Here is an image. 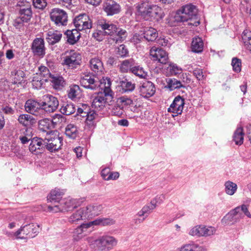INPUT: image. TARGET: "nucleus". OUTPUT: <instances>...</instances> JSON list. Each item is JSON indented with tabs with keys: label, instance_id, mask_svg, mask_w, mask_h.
<instances>
[{
	"label": "nucleus",
	"instance_id": "nucleus-1",
	"mask_svg": "<svg viewBox=\"0 0 251 251\" xmlns=\"http://www.w3.org/2000/svg\"><path fill=\"white\" fill-rule=\"evenodd\" d=\"M198 9L192 4H188L181 7L177 10L174 19L177 23L187 22L188 25L197 26L200 22L197 18Z\"/></svg>",
	"mask_w": 251,
	"mask_h": 251
},
{
	"label": "nucleus",
	"instance_id": "nucleus-2",
	"mask_svg": "<svg viewBox=\"0 0 251 251\" xmlns=\"http://www.w3.org/2000/svg\"><path fill=\"white\" fill-rule=\"evenodd\" d=\"M87 241L90 245L99 251H109L113 249L118 243L115 237L108 235L100 236L96 239L92 237H89Z\"/></svg>",
	"mask_w": 251,
	"mask_h": 251
},
{
	"label": "nucleus",
	"instance_id": "nucleus-3",
	"mask_svg": "<svg viewBox=\"0 0 251 251\" xmlns=\"http://www.w3.org/2000/svg\"><path fill=\"white\" fill-rule=\"evenodd\" d=\"M104 86L101 84V90L103 91V94L98 95L93 101L92 105L95 108H101L104 104L111 102L113 98V92L111 89V81L109 78L106 77L104 79Z\"/></svg>",
	"mask_w": 251,
	"mask_h": 251
},
{
	"label": "nucleus",
	"instance_id": "nucleus-4",
	"mask_svg": "<svg viewBox=\"0 0 251 251\" xmlns=\"http://www.w3.org/2000/svg\"><path fill=\"white\" fill-rule=\"evenodd\" d=\"M39 225L29 224L21 226L15 233L17 238L26 239L35 237L39 233Z\"/></svg>",
	"mask_w": 251,
	"mask_h": 251
},
{
	"label": "nucleus",
	"instance_id": "nucleus-5",
	"mask_svg": "<svg viewBox=\"0 0 251 251\" xmlns=\"http://www.w3.org/2000/svg\"><path fill=\"white\" fill-rule=\"evenodd\" d=\"M43 113L44 111L48 113L55 112L59 106L57 98L51 95L47 94L42 97L41 100Z\"/></svg>",
	"mask_w": 251,
	"mask_h": 251
},
{
	"label": "nucleus",
	"instance_id": "nucleus-6",
	"mask_svg": "<svg viewBox=\"0 0 251 251\" xmlns=\"http://www.w3.org/2000/svg\"><path fill=\"white\" fill-rule=\"evenodd\" d=\"M76 200L70 198L61 200L59 204H54L53 206H48V209L50 211L57 212L59 211H69L76 208Z\"/></svg>",
	"mask_w": 251,
	"mask_h": 251
},
{
	"label": "nucleus",
	"instance_id": "nucleus-7",
	"mask_svg": "<svg viewBox=\"0 0 251 251\" xmlns=\"http://www.w3.org/2000/svg\"><path fill=\"white\" fill-rule=\"evenodd\" d=\"M81 62V54L74 50H71L69 52L66 53L64 57L62 64L69 68L74 69L76 68Z\"/></svg>",
	"mask_w": 251,
	"mask_h": 251
},
{
	"label": "nucleus",
	"instance_id": "nucleus-8",
	"mask_svg": "<svg viewBox=\"0 0 251 251\" xmlns=\"http://www.w3.org/2000/svg\"><path fill=\"white\" fill-rule=\"evenodd\" d=\"M73 24L78 31L90 29L92 26V21L86 14H81L76 16L73 20Z\"/></svg>",
	"mask_w": 251,
	"mask_h": 251
},
{
	"label": "nucleus",
	"instance_id": "nucleus-9",
	"mask_svg": "<svg viewBox=\"0 0 251 251\" xmlns=\"http://www.w3.org/2000/svg\"><path fill=\"white\" fill-rule=\"evenodd\" d=\"M50 16L51 21L56 25L60 26L67 25L68 16L64 10L59 8H53L50 12Z\"/></svg>",
	"mask_w": 251,
	"mask_h": 251
},
{
	"label": "nucleus",
	"instance_id": "nucleus-10",
	"mask_svg": "<svg viewBox=\"0 0 251 251\" xmlns=\"http://www.w3.org/2000/svg\"><path fill=\"white\" fill-rule=\"evenodd\" d=\"M104 79L102 82H100L98 77L87 75L83 77L80 82L83 87L91 90H96L99 87L101 88V84H102V87L104 86Z\"/></svg>",
	"mask_w": 251,
	"mask_h": 251
},
{
	"label": "nucleus",
	"instance_id": "nucleus-11",
	"mask_svg": "<svg viewBox=\"0 0 251 251\" xmlns=\"http://www.w3.org/2000/svg\"><path fill=\"white\" fill-rule=\"evenodd\" d=\"M115 223V221L110 218H98L97 219L87 223L81 224L76 229V232L78 234L81 233L84 231V229H87L92 226H108L112 225Z\"/></svg>",
	"mask_w": 251,
	"mask_h": 251
},
{
	"label": "nucleus",
	"instance_id": "nucleus-12",
	"mask_svg": "<svg viewBox=\"0 0 251 251\" xmlns=\"http://www.w3.org/2000/svg\"><path fill=\"white\" fill-rule=\"evenodd\" d=\"M25 109L26 112L35 116L43 114L41 102L33 99H28L25 104Z\"/></svg>",
	"mask_w": 251,
	"mask_h": 251
},
{
	"label": "nucleus",
	"instance_id": "nucleus-13",
	"mask_svg": "<svg viewBox=\"0 0 251 251\" xmlns=\"http://www.w3.org/2000/svg\"><path fill=\"white\" fill-rule=\"evenodd\" d=\"M45 145V138L43 139L41 138L35 137L31 139L29 150L33 154H40L45 151L46 149Z\"/></svg>",
	"mask_w": 251,
	"mask_h": 251
},
{
	"label": "nucleus",
	"instance_id": "nucleus-14",
	"mask_svg": "<svg viewBox=\"0 0 251 251\" xmlns=\"http://www.w3.org/2000/svg\"><path fill=\"white\" fill-rule=\"evenodd\" d=\"M46 149L51 152H55L61 149L63 144V138L59 136H53L50 138H45Z\"/></svg>",
	"mask_w": 251,
	"mask_h": 251
},
{
	"label": "nucleus",
	"instance_id": "nucleus-15",
	"mask_svg": "<svg viewBox=\"0 0 251 251\" xmlns=\"http://www.w3.org/2000/svg\"><path fill=\"white\" fill-rule=\"evenodd\" d=\"M31 50L35 56L43 57L46 54V47L43 38H36L32 43Z\"/></svg>",
	"mask_w": 251,
	"mask_h": 251
},
{
	"label": "nucleus",
	"instance_id": "nucleus-16",
	"mask_svg": "<svg viewBox=\"0 0 251 251\" xmlns=\"http://www.w3.org/2000/svg\"><path fill=\"white\" fill-rule=\"evenodd\" d=\"M150 55L153 60L157 61L161 64H166L168 61V53L161 48L152 47L150 50Z\"/></svg>",
	"mask_w": 251,
	"mask_h": 251
},
{
	"label": "nucleus",
	"instance_id": "nucleus-17",
	"mask_svg": "<svg viewBox=\"0 0 251 251\" xmlns=\"http://www.w3.org/2000/svg\"><path fill=\"white\" fill-rule=\"evenodd\" d=\"M184 105V100L179 96L176 97L168 108V111L172 113L173 117L181 114Z\"/></svg>",
	"mask_w": 251,
	"mask_h": 251
},
{
	"label": "nucleus",
	"instance_id": "nucleus-18",
	"mask_svg": "<svg viewBox=\"0 0 251 251\" xmlns=\"http://www.w3.org/2000/svg\"><path fill=\"white\" fill-rule=\"evenodd\" d=\"M139 90L141 96L145 98H149L155 94L156 89L152 82L150 81H146L140 83Z\"/></svg>",
	"mask_w": 251,
	"mask_h": 251
},
{
	"label": "nucleus",
	"instance_id": "nucleus-19",
	"mask_svg": "<svg viewBox=\"0 0 251 251\" xmlns=\"http://www.w3.org/2000/svg\"><path fill=\"white\" fill-rule=\"evenodd\" d=\"M102 9L107 16H113L120 12L121 6L113 0H107L103 3Z\"/></svg>",
	"mask_w": 251,
	"mask_h": 251
},
{
	"label": "nucleus",
	"instance_id": "nucleus-20",
	"mask_svg": "<svg viewBox=\"0 0 251 251\" xmlns=\"http://www.w3.org/2000/svg\"><path fill=\"white\" fill-rule=\"evenodd\" d=\"M91 70L97 75H101L104 73V68L103 63L99 57H95L89 61Z\"/></svg>",
	"mask_w": 251,
	"mask_h": 251
},
{
	"label": "nucleus",
	"instance_id": "nucleus-21",
	"mask_svg": "<svg viewBox=\"0 0 251 251\" xmlns=\"http://www.w3.org/2000/svg\"><path fill=\"white\" fill-rule=\"evenodd\" d=\"M25 73L20 69H15L11 72L10 80L14 84H21L24 81Z\"/></svg>",
	"mask_w": 251,
	"mask_h": 251
},
{
	"label": "nucleus",
	"instance_id": "nucleus-22",
	"mask_svg": "<svg viewBox=\"0 0 251 251\" xmlns=\"http://www.w3.org/2000/svg\"><path fill=\"white\" fill-rule=\"evenodd\" d=\"M83 209L85 211V215L88 219L99 215L102 209V206L100 204L90 205L83 207Z\"/></svg>",
	"mask_w": 251,
	"mask_h": 251
},
{
	"label": "nucleus",
	"instance_id": "nucleus-23",
	"mask_svg": "<svg viewBox=\"0 0 251 251\" xmlns=\"http://www.w3.org/2000/svg\"><path fill=\"white\" fill-rule=\"evenodd\" d=\"M149 21L153 20L158 21L163 18L162 9L155 4H150V9L149 12Z\"/></svg>",
	"mask_w": 251,
	"mask_h": 251
},
{
	"label": "nucleus",
	"instance_id": "nucleus-24",
	"mask_svg": "<svg viewBox=\"0 0 251 251\" xmlns=\"http://www.w3.org/2000/svg\"><path fill=\"white\" fill-rule=\"evenodd\" d=\"M137 14L144 19L145 20L148 21L150 17H149V12L150 9V3L147 2L141 3L136 7Z\"/></svg>",
	"mask_w": 251,
	"mask_h": 251
},
{
	"label": "nucleus",
	"instance_id": "nucleus-25",
	"mask_svg": "<svg viewBox=\"0 0 251 251\" xmlns=\"http://www.w3.org/2000/svg\"><path fill=\"white\" fill-rule=\"evenodd\" d=\"M62 36V34L57 31L50 30L45 34L47 41L50 45H54L59 42Z\"/></svg>",
	"mask_w": 251,
	"mask_h": 251
},
{
	"label": "nucleus",
	"instance_id": "nucleus-26",
	"mask_svg": "<svg viewBox=\"0 0 251 251\" xmlns=\"http://www.w3.org/2000/svg\"><path fill=\"white\" fill-rule=\"evenodd\" d=\"M120 91L122 93H128L135 88V84L126 78L120 80L119 82Z\"/></svg>",
	"mask_w": 251,
	"mask_h": 251
},
{
	"label": "nucleus",
	"instance_id": "nucleus-27",
	"mask_svg": "<svg viewBox=\"0 0 251 251\" xmlns=\"http://www.w3.org/2000/svg\"><path fill=\"white\" fill-rule=\"evenodd\" d=\"M85 211L83 207L75 211L70 217L69 219V222L72 224H77L80 221L87 220V218Z\"/></svg>",
	"mask_w": 251,
	"mask_h": 251
},
{
	"label": "nucleus",
	"instance_id": "nucleus-28",
	"mask_svg": "<svg viewBox=\"0 0 251 251\" xmlns=\"http://www.w3.org/2000/svg\"><path fill=\"white\" fill-rule=\"evenodd\" d=\"M19 17L21 18L23 21L28 23L32 16V11L31 7L30 5L27 6L22 7L19 11Z\"/></svg>",
	"mask_w": 251,
	"mask_h": 251
},
{
	"label": "nucleus",
	"instance_id": "nucleus-29",
	"mask_svg": "<svg viewBox=\"0 0 251 251\" xmlns=\"http://www.w3.org/2000/svg\"><path fill=\"white\" fill-rule=\"evenodd\" d=\"M135 65V61L133 58L126 59L119 65V69L122 73H131Z\"/></svg>",
	"mask_w": 251,
	"mask_h": 251
},
{
	"label": "nucleus",
	"instance_id": "nucleus-30",
	"mask_svg": "<svg viewBox=\"0 0 251 251\" xmlns=\"http://www.w3.org/2000/svg\"><path fill=\"white\" fill-rule=\"evenodd\" d=\"M65 34L66 35L68 42L72 45L75 44L80 37L79 31L76 28L67 30Z\"/></svg>",
	"mask_w": 251,
	"mask_h": 251
},
{
	"label": "nucleus",
	"instance_id": "nucleus-31",
	"mask_svg": "<svg viewBox=\"0 0 251 251\" xmlns=\"http://www.w3.org/2000/svg\"><path fill=\"white\" fill-rule=\"evenodd\" d=\"M64 194L63 190H61L58 188H55L51 191L50 195L48 197V200L51 202L59 204L61 201V199Z\"/></svg>",
	"mask_w": 251,
	"mask_h": 251
},
{
	"label": "nucleus",
	"instance_id": "nucleus-32",
	"mask_svg": "<svg viewBox=\"0 0 251 251\" xmlns=\"http://www.w3.org/2000/svg\"><path fill=\"white\" fill-rule=\"evenodd\" d=\"M144 37L148 41H155L158 36L156 29L151 27H146L144 30Z\"/></svg>",
	"mask_w": 251,
	"mask_h": 251
},
{
	"label": "nucleus",
	"instance_id": "nucleus-33",
	"mask_svg": "<svg viewBox=\"0 0 251 251\" xmlns=\"http://www.w3.org/2000/svg\"><path fill=\"white\" fill-rule=\"evenodd\" d=\"M166 88L169 89L170 91H173L176 89L180 88H185V86L182 82L175 78H168L166 79Z\"/></svg>",
	"mask_w": 251,
	"mask_h": 251
},
{
	"label": "nucleus",
	"instance_id": "nucleus-34",
	"mask_svg": "<svg viewBox=\"0 0 251 251\" xmlns=\"http://www.w3.org/2000/svg\"><path fill=\"white\" fill-rule=\"evenodd\" d=\"M65 134L68 138L75 139L78 136L79 131L75 125L70 124L65 127Z\"/></svg>",
	"mask_w": 251,
	"mask_h": 251
},
{
	"label": "nucleus",
	"instance_id": "nucleus-35",
	"mask_svg": "<svg viewBox=\"0 0 251 251\" xmlns=\"http://www.w3.org/2000/svg\"><path fill=\"white\" fill-rule=\"evenodd\" d=\"M81 93V91L78 85H72L70 86L68 91V96L72 100H75L80 98Z\"/></svg>",
	"mask_w": 251,
	"mask_h": 251
},
{
	"label": "nucleus",
	"instance_id": "nucleus-36",
	"mask_svg": "<svg viewBox=\"0 0 251 251\" xmlns=\"http://www.w3.org/2000/svg\"><path fill=\"white\" fill-rule=\"evenodd\" d=\"M99 25L106 35L113 36L114 31L116 30V25L109 22H101Z\"/></svg>",
	"mask_w": 251,
	"mask_h": 251
},
{
	"label": "nucleus",
	"instance_id": "nucleus-37",
	"mask_svg": "<svg viewBox=\"0 0 251 251\" xmlns=\"http://www.w3.org/2000/svg\"><path fill=\"white\" fill-rule=\"evenodd\" d=\"M75 105L71 102H64L61 106L60 112L65 115H70L75 111Z\"/></svg>",
	"mask_w": 251,
	"mask_h": 251
},
{
	"label": "nucleus",
	"instance_id": "nucleus-38",
	"mask_svg": "<svg viewBox=\"0 0 251 251\" xmlns=\"http://www.w3.org/2000/svg\"><path fill=\"white\" fill-rule=\"evenodd\" d=\"M191 48L193 52H201L203 49V42L202 39L199 37L194 38L192 42Z\"/></svg>",
	"mask_w": 251,
	"mask_h": 251
},
{
	"label": "nucleus",
	"instance_id": "nucleus-39",
	"mask_svg": "<svg viewBox=\"0 0 251 251\" xmlns=\"http://www.w3.org/2000/svg\"><path fill=\"white\" fill-rule=\"evenodd\" d=\"M127 35V33L126 30L117 27L116 25V30L114 31L113 36L115 37L113 39L116 43L122 42L126 38Z\"/></svg>",
	"mask_w": 251,
	"mask_h": 251
},
{
	"label": "nucleus",
	"instance_id": "nucleus-40",
	"mask_svg": "<svg viewBox=\"0 0 251 251\" xmlns=\"http://www.w3.org/2000/svg\"><path fill=\"white\" fill-rule=\"evenodd\" d=\"M161 197L164 198L163 197L157 198L155 200H152L150 203L143 207L142 209L143 210H144V213L146 214V216L145 217L146 219L151 213V211L155 208L157 206V203L161 204L163 202V199H161V201H160L157 200V199H160Z\"/></svg>",
	"mask_w": 251,
	"mask_h": 251
},
{
	"label": "nucleus",
	"instance_id": "nucleus-41",
	"mask_svg": "<svg viewBox=\"0 0 251 251\" xmlns=\"http://www.w3.org/2000/svg\"><path fill=\"white\" fill-rule=\"evenodd\" d=\"M242 38L245 47L251 52V31L245 29L242 33Z\"/></svg>",
	"mask_w": 251,
	"mask_h": 251
},
{
	"label": "nucleus",
	"instance_id": "nucleus-42",
	"mask_svg": "<svg viewBox=\"0 0 251 251\" xmlns=\"http://www.w3.org/2000/svg\"><path fill=\"white\" fill-rule=\"evenodd\" d=\"M233 140L237 145H241L243 144L244 141V133L243 128L241 127H238L235 131Z\"/></svg>",
	"mask_w": 251,
	"mask_h": 251
},
{
	"label": "nucleus",
	"instance_id": "nucleus-43",
	"mask_svg": "<svg viewBox=\"0 0 251 251\" xmlns=\"http://www.w3.org/2000/svg\"><path fill=\"white\" fill-rule=\"evenodd\" d=\"M180 251H205V250L202 246L191 242L182 246L180 248Z\"/></svg>",
	"mask_w": 251,
	"mask_h": 251
},
{
	"label": "nucleus",
	"instance_id": "nucleus-44",
	"mask_svg": "<svg viewBox=\"0 0 251 251\" xmlns=\"http://www.w3.org/2000/svg\"><path fill=\"white\" fill-rule=\"evenodd\" d=\"M34 120L32 116L27 114H21L18 119L19 122L25 126L34 123Z\"/></svg>",
	"mask_w": 251,
	"mask_h": 251
},
{
	"label": "nucleus",
	"instance_id": "nucleus-45",
	"mask_svg": "<svg viewBox=\"0 0 251 251\" xmlns=\"http://www.w3.org/2000/svg\"><path fill=\"white\" fill-rule=\"evenodd\" d=\"M224 186L225 192L230 196L233 195L237 190V184L229 180L225 182Z\"/></svg>",
	"mask_w": 251,
	"mask_h": 251
},
{
	"label": "nucleus",
	"instance_id": "nucleus-46",
	"mask_svg": "<svg viewBox=\"0 0 251 251\" xmlns=\"http://www.w3.org/2000/svg\"><path fill=\"white\" fill-rule=\"evenodd\" d=\"M51 121L50 119L45 118L39 121L38 126L40 130L48 132V130H51L52 129L51 126Z\"/></svg>",
	"mask_w": 251,
	"mask_h": 251
},
{
	"label": "nucleus",
	"instance_id": "nucleus-47",
	"mask_svg": "<svg viewBox=\"0 0 251 251\" xmlns=\"http://www.w3.org/2000/svg\"><path fill=\"white\" fill-rule=\"evenodd\" d=\"M109 109L110 110V113L112 115L118 117L121 116L124 112L123 107L117 101L116 103L111 105V107L109 108Z\"/></svg>",
	"mask_w": 251,
	"mask_h": 251
},
{
	"label": "nucleus",
	"instance_id": "nucleus-48",
	"mask_svg": "<svg viewBox=\"0 0 251 251\" xmlns=\"http://www.w3.org/2000/svg\"><path fill=\"white\" fill-rule=\"evenodd\" d=\"M48 81L47 78H43L41 76L37 75L34 76L32 81L33 87L39 89L41 88L43 84Z\"/></svg>",
	"mask_w": 251,
	"mask_h": 251
},
{
	"label": "nucleus",
	"instance_id": "nucleus-49",
	"mask_svg": "<svg viewBox=\"0 0 251 251\" xmlns=\"http://www.w3.org/2000/svg\"><path fill=\"white\" fill-rule=\"evenodd\" d=\"M50 77L51 78L50 81L55 89H60L64 86V80L62 76H54L53 75H51Z\"/></svg>",
	"mask_w": 251,
	"mask_h": 251
},
{
	"label": "nucleus",
	"instance_id": "nucleus-50",
	"mask_svg": "<svg viewBox=\"0 0 251 251\" xmlns=\"http://www.w3.org/2000/svg\"><path fill=\"white\" fill-rule=\"evenodd\" d=\"M131 73L140 78H145L147 76V73L145 71L144 68L136 64L133 66Z\"/></svg>",
	"mask_w": 251,
	"mask_h": 251
},
{
	"label": "nucleus",
	"instance_id": "nucleus-51",
	"mask_svg": "<svg viewBox=\"0 0 251 251\" xmlns=\"http://www.w3.org/2000/svg\"><path fill=\"white\" fill-rule=\"evenodd\" d=\"M167 70L169 71L171 75H174L180 74L182 72L181 68L174 63H170L169 64Z\"/></svg>",
	"mask_w": 251,
	"mask_h": 251
},
{
	"label": "nucleus",
	"instance_id": "nucleus-52",
	"mask_svg": "<svg viewBox=\"0 0 251 251\" xmlns=\"http://www.w3.org/2000/svg\"><path fill=\"white\" fill-rule=\"evenodd\" d=\"M203 226V225H198L193 227L190 229L189 234L193 236H202Z\"/></svg>",
	"mask_w": 251,
	"mask_h": 251
},
{
	"label": "nucleus",
	"instance_id": "nucleus-53",
	"mask_svg": "<svg viewBox=\"0 0 251 251\" xmlns=\"http://www.w3.org/2000/svg\"><path fill=\"white\" fill-rule=\"evenodd\" d=\"M89 110V106L86 104H82L81 107L77 108L76 115L85 119L88 116Z\"/></svg>",
	"mask_w": 251,
	"mask_h": 251
},
{
	"label": "nucleus",
	"instance_id": "nucleus-54",
	"mask_svg": "<svg viewBox=\"0 0 251 251\" xmlns=\"http://www.w3.org/2000/svg\"><path fill=\"white\" fill-rule=\"evenodd\" d=\"M64 119V117L61 114H55L50 119L52 129L56 128Z\"/></svg>",
	"mask_w": 251,
	"mask_h": 251
},
{
	"label": "nucleus",
	"instance_id": "nucleus-55",
	"mask_svg": "<svg viewBox=\"0 0 251 251\" xmlns=\"http://www.w3.org/2000/svg\"><path fill=\"white\" fill-rule=\"evenodd\" d=\"M241 60L237 58V57H234L232 59L231 65L234 72L238 73L241 71Z\"/></svg>",
	"mask_w": 251,
	"mask_h": 251
},
{
	"label": "nucleus",
	"instance_id": "nucleus-56",
	"mask_svg": "<svg viewBox=\"0 0 251 251\" xmlns=\"http://www.w3.org/2000/svg\"><path fill=\"white\" fill-rule=\"evenodd\" d=\"M240 207H236L234 209L231 210L226 216H225L223 221H225L228 219H232L234 217L237 216L238 214L239 215V216L241 217L242 214L240 213Z\"/></svg>",
	"mask_w": 251,
	"mask_h": 251
},
{
	"label": "nucleus",
	"instance_id": "nucleus-57",
	"mask_svg": "<svg viewBox=\"0 0 251 251\" xmlns=\"http://www.w3.org/2000/svg\"><path fill=\"white\" fill-rule=\"evenodd\" d=\"M117 54L121 57H126L128 56V50L125 45H121L117 49Z\"/></svg>",
	"mask_w": 251,
	"mask_h": 251
},
{
	"label": "nucleus",
	"instance_id": "nucleus-58",
	"mask_svg": "<svg viewBox=\"0 0 251 251\" xmlns=\"http://www.w3.org/2000/svg\"><path fill=\"white\" fill-rule=\"evenodd\" d=\"M157 43L164 47L169 48L172 45L171 40L169 38L160 37L158 39H157Z\"/></svg>",
	"mask_w": 251,
	"mask_h": 251
},
{
	"label": "nucleus",
	"instance_id": "nucleus-59",
	"mask_svg": "<svg viewBox=\"0 0 251 251\" xmlns=\"http://www.w3.org/2000/svg\"><path fill=\"white\" fill-rule=\"evenodd\" d=\"M216 228L213 226H203L202 236H210L215 233Z\"/></svg>",
	"mask_w": 251,
	"mask_h": 251
},
{
	"label": "nucleus",
	"instance_id": "nucleus-60",
	"mask_svg": "<svg viewBox=\"0 0 251 251\" xmlns=\"http://www.w3.org/2000/svg\"><path fill=\"white\" fill-rule=\"evenodd\" d=\"M40 71L39 74L38 75L41 76L43 78H47V79L51 76V74L50 73L48 68L45 66H41L39 68Z\"/></svg>",
	"mask_w": 251,
	"mask_h": 251
},
{
	"label": "nucleus",
	"instance_id": "nucleus-61",
	"mask_svg": "<svg viewBox=\"0 0 251 251\" xmlns=\"http://www.w3.org/2000/svg\"><path fill=\"white\" fill-rule=\"evenodd\" d=\"M117 101L123 108L124 106L130 105L133 103V101L131 99L124 96L119 98Z\"/></svg>",
	"mask_w": 251,
	"mask_h": 251
},
{
	"label": "nucleus",
	"instance_id": "nucleus-62",
	"mask_svg": "<svg viewBox=\"0 0 251 251\" xmlns=\"http://www.w3.org/2000/svg\"><path fill=\"white\" fill-rule=\"evenodd\" d=\"M104 31L102 29L96 30L93 33V37L96 39L98 41H101L104 39L105 36Z\"/></svg>",
	"mask_w": 251,
	"mask_h": 251
},
{
	"label": "nucleus",
	"instance_id": "nucleus-63",
	"mask_svg": "<svg viewBox=\"0 0 251 251\" xmlns=\"http://www.w3.org/2000/svg\"><path fill=\"white\" fill-rule=\"evenodd\" d=\"M46 0H33V4L34 6L39 9H43L47 6Z\"/></svg>",
	"mask_w": 251,
	"mask_h": 251
},
{
	"label": "nucleus",
	"instance_id": "nucleus-64",
	"mask_svg": "<svg viewBox=\"0 0 251 251\" xmlns=\"http://www.w3.org/2000/svg\"><path fill=\"white\" fill-rule=\"evenodd\" d=\"M193 75L197 78L199 80H201L204 78V75L201 69L197 68L193 71Z\"/></svg>",
	"mask_w": 251,
	"mask_h": 251
}]
</instances>
